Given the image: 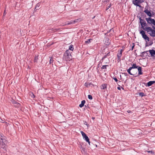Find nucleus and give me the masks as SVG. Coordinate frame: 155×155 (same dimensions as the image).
<instances>
[{
	"label": "nucleus",
	"mask_w": 155,
	"mask_h": 155,
	"mask_svg": "<svg viewBox=\"0 0 155 155\" xmlns=\"http://www.w3.org/2000/svg\"><path fill=\"white\" fill-rule=\"evenodd\" d=\"M71 52L69 50H67L64 54L63 59L64 60L66 61H70L72 59V56L71 54Z\"/></svg>",
	"instance_id": "obj_1"
},
{
	"label": "nucleus",
	"mask_w": 155,
	"mask_h": 155,
	"mask_svg": "<svg viewBox=\"0 0 155 155\" xmlns=\"http://www.w3.org/2000/svg\"><path fill=\"white\" fill-rule=\"evenodd\" d=\"M145 30L150 36L153 37H155V30L153 29L150 27H146Z\"/></svg>",
	"instance_id": "obj_2"
},
{
	"label": "nucleus",
	"mask_w": 155,
	"mask_h": 155,
	"mask_svg": "<svg viewBox=\"0 0 155 155\" xmlns=\"http://www.w3.org/2000/svg\"><path fill=\"white\" fill-rule=\"evenodd\" d=\"M146 20L148 24L155 25V20L154 19L152 18L151 17H149L146 18Z\"/></svg>",
	"instance_id": "obj_3"
},
{
	"label": "nucleus",
	"mask_w": 155,
	"mask_h": 155,
	"mask_svg": "<svg viewBox=\"0 0 155 155\" xmlns=\"http://www.w3.org/2000/svg\"><path fill=\"white\" fill-rule=\"evenodd\" d=\"M143 2V0H133L132 1V3L135 5L139 7L141 6L139 4Z\"/></svg>",
	"instance_id": "obj_4"
},
{
	"label": "nucleus",
	"mask_w": 155,
	"mask_h": 155,
	"mask_svg": "<svg viewBox=\"0 0 155 155\" xmlns=\"http://www.w3.org/2000/svg\"><path fill=\"white\" fill-rule=\"evenodd\" d=\"M140 33L142 37L145 40H147L148 41L150 40L149 38L145 34V32L143 30H141L140 32Z\"/></svg>",
	"instance_id": "obj_5"
},
{
	"label": "nucleus",
	"mask_w": 155,
	"mask_h": 155,
	"mask_svg": "<svg viewBox=\"0 0 155 155\" xmlns=\"http://www.w3.org/2000/svg\"><path fill=\"white\" fill-rule=\"evenodd\" d=\"M140 20V24L141 28H143V27L147 25L146 22L143 19H142L141 17L139 18Z\"/></svg>",
	"instance_id": "obj_6"
},
{
	"label": "nucleus",
	"mask_w": 155,
	"mask_h": 155,
	"mask_svg": "<svg viewBox=\"0 0 155 155\" xmlns=\"http://www.w3.org/2000/svg\"><path fill=\"white\" fill-rule=\"evenodd\" d=\"M123 49H121L120 51H118L117 54V57L119 59H120L122 55V53L123 51Z\"/></svg>",
	"instance_id": "obj_7"
},
{
	"label": "nucleus",
	"mask_w": 155,
	"mask_h": 155,
	"mask_svg": "<svg viewBox=\"0 0 155 155\" xmlns=\"http://www.w3.org/2000/svg\"><path fill=\"white\" fill-rule=\"evenodd\" d=\"M79 20V19H75L74 21H71L69 22H68L66 24L67 25H69L71 24H75V23L77 22Z\"/></svg>",
	"instance_id": "obj_8"
},
{
	"label": "nucleus",
	"mask_w": 155,
	"mask_h": 155,
	"mask_svg": "<svg viewBox=\"0 0 155 155\" xmlns=\"http://www.w3.org/2000/svg\"><path fill=\"white\" fill-rule=\"evenodd\" d=\"M138 72V75H142L143 74V72L142 71V68L141 67L139 66L137 68Z\"/></svg>",
	"instance_id": "obj_9"
},
{
	"label": "nucleus",
	"mask_w": 155,
	"mask_h": 155,
	"mask_svg": "<svg viewBox=\"0 0 155 155\" xmlns=\"http://www.w3.org/2000/svg\"><path fill=\"white\" fill-rule=\"evenodd\" d=\"M149 51L152 56H154V55H155V50L153 49L150 50Z\"/></svg>",
	"instance_id": "obj_10"
},
{
	"label": "nucleus",
	"mask_w": 155,
	"mask_h": 155,
	"mask_svg": "<svg viewBox=\"0 0 155 155\" xmlns=\"http://www.w3.org/2000/svg\"><path fill=\"white\" fill-rule=\"evenodd\" d=\"M83 138L88 143L89 145H90V142L89 141V139L88 137L86 135H85L83 137Z\"/></svg>",
	"instance_id": "obj_11"
},
{
	"label": "nucleus",
	"mask_w": 155,
	"mask_h": 155,
	"mask_svg": "<svg viewBox=\"0 0 155 155\" xmlns=\"http://www.w3.org/2000/svg\"><path fill=\"white\" fill-rule=\"evenodd\" d=\"M144 12L149 17H151L152 16L151 13L148 10L146 9L144 10Z\"/></svg>",
	"instance_id": "obj_12"
},
{
	"label": "nucleus",
	"mask_w": 155,
	"mask_h": 155,
	"mask_svg": "<svg viewBox=\"0 0 155 155\" xmlns=\"http://www.w3.org/2000/svg\"><path fill=\"white\" fill-rule=\"evenodd\" d=\"M154 83H155V81H150L147 83V85L148 87H149Z\"/></svg>",
	"instance_id": "obj_13"
},
{
	"label": "nucleus",
	"mask_w": 155,
	"mask_h": 155,
	"mask_svg": "<svg viewBox=\"0 0 155 155\" xmlns=\"http://www.w3.org/2000/svg\"><path fill=\"white\" fill-rule=\"evenodd\" d=\"M40 3H37L36 5V6L35 8V10H38L39 9V7L40 5Z\"/></svg>",
	"instance_id": "obj_14"
},
{
	"label": "nucleus",
	"mask_w": 155,
	"mask_h": 155,
	"mask_svg": "<svg viewBox=\"0 0 155 155\" xmlns=\"http://www.w3.org/2000/svg\"><path fill=\"white\" fill-rule=\"evenodd\" d=\"M132 70V69L130 67L128 69H127V71L130 75H134L135 74L134 73H131L130 72L131 70Z\"/></svg>",
	"instance_id": "obj_15"
},
{
	"label": "nucleus",
	"mask_w": 155,
	"mask_h": 155,
	"mask_svg": "<svg viewBox=\"0 0 155 155\" xmlns=\"http://www.w3.org/2000/svg\"><path fill=\"white\" fill-rule=\"evenodd\" d=\"M101 89H105L107 88V84H103L101 86Z\"/></svg>",
	"instance_id": "obj_16"
},
{
	"label": "nucleus",
	"mask_w": 155,
	"mask_h": 155,
	"mask_svg": "<svg viewBox=\"0 0 155 155\" xmlns=\"http://www.w3.org/2000/svg\"><path fill=\"white\" fill-rule=\"evenodd\" d=\"M85 103V100L82 101L81 102V104H80L79 105V107H82L83 106H84Z\"/></svg>",
	"instance_id": "obj_17"
},
{
	"label": "nucleus",
	"mask_w": 155,
	"mask_h": 155,
	"mask_svg": "<svg viewBox=\"0 0 155 155\" xmlns=\"http://www.w3.org/2000/svg\"><path fill=\"white\" fill-rule=\"evenodd\" d=\"M139 66H137L135 64H133L132 66L131 67H130V68L132 69L134 68H137Z\"/></svg>",
	"instance_id": "obj_18"
},
{
	"label": "nucleus",
	"mask_w": 155,
	"mask_h": 155,
	"mask_svg": "<svg viewBox=\"0 0 155 155\" xmlns=\"http://www.w3.org/2000/svg\"><path fill=\"white\" fill-rule=\"evenodd\" d=\"M74 50L73 46L72 45H71L69 47V49L68 50H71V51H73Z\"/></svg>",
	"instance_id": "obj_19"
},
{
	"label": "nucleus",
	"mask_w": 155,
	"mask_h": 155,
	"mask_svg": "<svg viewBox=\"0 0 155 155\" xmlns=\"http://www.w3.org/2000/svg\"><path fill=\"white\" fill-rule=\"evenodd\" d=\"M92 40V39L90 38L88 39L87 40L85 41V43L86 44H89L90 43Z\"/></svg>",
	"instance_id": "obj_20"
},
{
	"label": "nucleus",
	"mask_w": 155,
	"mask_h": 155,
	"mask_svg": "<svg viewBox=\"0 0 155 155\" xmlns=\"http://www.w3.org/2000/svg\"><path fill=\"white\" fill-rule=\"evenodd\" d=\"M139 95V96H141V97H144L145 96L144 93L143 92H139L138 93Z\"/></svg>",
	"instance_id": "obj_21"
},
{
	"label": "nucleus",
	"mask_w": 155,
	"mask_h": 155,
	"mask_svg": "<svg viewBox=\"0 0 155 155\" xmlns=\"http://www.w3.org/2000/svg\"><path fill=\"white\" fill-rule=\"evenodd\" d=\"M108 66V65H104L102 66L101 67V68L102 69H106L107 67Z\"/></svg>",
	"instance_id": "obj_22"
},
{
	"label": "nucleus",
	"mask_w": 155,
	"mask_h": 155,
	"mask_svg": "<svg viewBox=\"0 0 155 155\" xmlns=\"http://www.w3.org/2000/svg\"><path fill=\"white\" fill-rule=\"evenodd\" d=\"M88 98L90 100H92V97L91 95H88Z\"/></svg>",
	"instance_id": "obj_23"
},
{
	"label": "nucleus",
	"mask_w": 155,
	"mask_h": 155,
	"mask_svg": "<svg viewBox=\"0 0 155 155\" xmlns=\"http://www.w3.org/2000/svg\"><path fill=\"white\" fill-rule=\"evenodd\" d=\"M53 58H51L50 59V63L51 64L52 63H53Z\"/></svg>",
	"instance_id": "obj_24"
},
{
	"label": "nucleus",
	"mask_w": 155,
	"mask_h": 155,
	"mask_svg": "<svg viewBox=\"0 0 155 155\" xmlns=\"http://www.w3.org/2000/svg\"><path fill=\"white\" fill-rule=\"evenodd\" d=\"M81 133L83 137L84 136L86 135V134L82 131H81Z\"/></svg>",
	"instance_id": "obj_25"
},
{
	"label": "nucleus",
	"mask_w": 155,
	"mask_h": 155,
	"mask_svg": "<svg viewBox=\"0 0 155 155\" xmlns=\"http://www.w3.org/2000/svg\"><path fill=\"white\" fill-rule=\"evenodd\" d=\"M111 4L110 3L109 5H108L107 6V9L106 10H107V9H108L110 8L111 7Z\"/></svg>",
	"instance_id": "obj_26"
},
{
	"label": "nucleus",
	"mask_w": 155,
	"mask_h": 155,
	"mask_svg": "<svg viewBox=\"0 0 155 155\" xmlns=\"http://www.w3.org/2000/svg\"><path fill=\"white\" fill-rule=\"evenodd\" d=\"M148 152L149 153H150L151 154H154V152L152 151H148Z\"/></svg>",
	"instance_id": "obj_27"
},
{
	"label": "nucleus",
	"mask_w": 155,
	"mask_h": 155,
	"mask_svg": "<svg viewBox=\"0 0 155 155\" xmlns=\"http://www.w3.org/2000/svg\"><path fill=\"white\" fill-rule=\"evenodd\" d=\"M38 59V58L37 57H35V59L34 60L35 62H37V60Z\"/></svg>",
	"instance_id": "obj_28"
},
{
	"label": "nucleus",
	"mask_w": 155,
	"mask_h": 155,
	"mask_svg": "<svg viewBox=\"0 0 155 155\" xmlns=\"http://www.w3.org/2000/svg\"><path fill=\"white\" fill-rule=\"evenodd\" d=\"M53 29V32H55L58 30V29Z\"/></svg>",
	"instance_id": "obj_29"
},
{
	"label": "nucleus",
	"mask_w": 155,
	"mask_h": 155,
	"mask_svg": "<svg viewBox=\"0 0 155 155\" xmlns=\"http://www.w3.org/2000/svg\"><path fill=\"white\" fill-rule=\"evenodd\" d=\"M114 79L115 81L116 82H117L118 81L117 79L116 78H114Z\"/></svg>",
	"instance_id": "obj_30"
},
{
	"label": "nucleus",
	"mask_w": 155,
	"mask_h": 155,
	"mask_svg": "<svg viewBox=\"0 0 155 155\" xmlns=\"http://www.w3.org/2000/svg\"><path fill=\"white\" fill-rule=\"evenodd\" d=\"M106 55H105L104 57H103L101 59V60H103L106 57Z\"/></svg>",
	"instance_id": "obj_31"
},
{
	"label": "nucleus",
	"mask_w": 155,
	"mask_h": 155,
	"mask_svg": "<svg viewBox=\"0 0 155 155\" xmlns=\"http://www.w3.org/2000/svg\"><path fill=\"white\" fill-rule=\"evenodd\" d=\"M88 85H89V83H85V86H87Z\"/></svg>",
	"instance_id": "obj_32"
},
{
	"label": "nucleus",
	"mask_w": 155,
	"mask_h": 155,
	"mask_svg": "<svg viewBox=\"0 0 155 155\" xmlns=\"http://www.w3.org/2000/svg\"><path fill=\"white\" fill-rule=\"evenodd\" d=\"M119 87H117V89L118 90H120V86L119 85H118Z\"/></svg>",
	"instance_id": "obj_33"
},
{
	"label": "nucleus",
	"mask_w": 155,
	"mask_h": 155,
	"mask_svg": "<svg viewBox=\"0 0 155 155\" xmlns=\"http://www.w3.org/2000/svg\"><path fill=\"white\" fill-rule=\"evenodd\" d=\"M84 124H85L87 126H88V124H87V122L86 121H85L84 122Z\"/></svg>",
	"instance_id": "obj_34"
},
{
	"label": "nucleus",
	"mask_w": 155,
	"mask_h": 155,
	"mask_svg": "<svg viewBox=\"0 0 155 155\" xmlns=\"http://www.w3.org/2000/svg\"><path fill=\"white\" fill-rule=\"evenodd\" d=\"M146 53V52L145 51H144L143 52H142V54H143V55L145 53Z\"/></svg>",
	"instance_id": "obj_35"
},
{
	"label": "nucleus",
	"mask_w": 155,
	"mask_h": 155,
	"mask_svg": "<svg viewBox=\"0 0 155 155\" xmlns=\"http://www.w3.org/2000/svg\"><path fill=\"white\" fill-rule=\"evenodd\" d=\"M152 28L155 30V27H154L153 26H152Z\"/></svg>",
	"instance_id": "obj_36"
},
{
	"label": "nucleus",
	"mask_w": 155,
	"mask_h": 155,
	"mask_svg": "<svg viewBox=\"0 0 155 155\" xmlns=\"http://www.w3.org/2000/svg\"><path fill=\"white\" fill-rule=\"evenodd\" d=\"M134 46H133L132 47V50H133V48H134Z\"/></svg>",
	"instance_id": "obj_37"
},
{
	"label": "nucleus",
	"mask_w": 155,
	"mask_h": 155,
	"mask_svg": "<svg viewBox=\"0 0 155 155\" xmlns=\"http://www.w3.org/2000/svg\"><path fill=\"white\" fill-rule=\"evenodd\" d=\"M1 120H2V121H3V120H2L1 119V118H0V121L1 122H2Z\"/></svg>",
	"instance_id": "obj_38"
},
{
	"label": "nucleus",
	"mask_w": 155,
	"mask_h": 155,
	"mask_svg": "<svg viewBox=\"0 0 155 155\" xmlns=\"http://www.w3.org/2000/svg\"><path fill=\"white\" fill-rule=\"evenodd\" d=\"M5 14H5V12H4V15H5Z\"/></svg>",
	"instance_id": "obj_39"
},
{
	"label": "nucleus",
	"mask_w": 155,
	"mask_h": 155,
	"mask_svg": "<svg viewBox=\"0 0 155 155\" xmlns=\"http://www.w3.org/2000/svg\"><path fill=\"white\" fill-rule=\"evenodd\" d=\"M121 88L123 89L124 90V88L123 87H121Z\"/></svg>",
	"instance_id": "obj_40"
},
{
	"label": "nucleus",
	"mask_w": 155,
	"mask_h": 155,
	"mask_svg": "<svg viewBox=\"0 0 155 155\" xmlns=\"http://www.w3.org/2000/svg\"><path fill=\"white\" fill-rule=\"evenodd\" d=\"M137 71H136V73H135V74H137Z\"/></svg>",
	"instance_id": "obj_41"
},
{
	"label": "nucleus",
	"mask_w": 155,
	"mask_h": 155,
	"mask_svg": "<svg viewBox=\"0 0 155 155\" xmlns=\"http://www.w3.org/2000/svg\"><path fill=\"white\" fill-rule=\"evenodd\" d=\"M92 118L93 119H94V117H93Z\"/></svg>",
	"instance_id": "obj_42"
}]
</instances>
